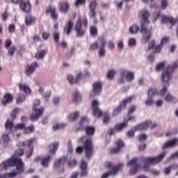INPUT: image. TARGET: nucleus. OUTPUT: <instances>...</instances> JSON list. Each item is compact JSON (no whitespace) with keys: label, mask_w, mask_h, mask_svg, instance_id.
Here are the masks:
<instances>
[{"label":"nucleus","mask_w":178,"mask_h":178,"mask_svg":"<svg viewBox=\"0 0 178 178\" xmlns=\"http://www.w3.org/2000/svg\"><path fill=\"white\" fill-rule=\"evenodd\" d=\"M15 166V170L11 172L4 173L3 175H0V178H13L17 175H22L24 172V163L22 159L10 158L0 164V170H6L8 168Z\"/></svg>","instance_id":"nucleus-1"},{"label":"nucleus","mask_w":178,"mask_h":178,"mask_svg":"<svg viewBox=\"0 0 178 178\" xmlns=\"http://www.w3.org/2000/svg\"><path fill=\"white\" fill-rule=\"evenodd\" d=\"M138 17L140 20V33H143L142 41L147 43L151 37H152V26L148 28L149 26V13L148 10L143 9L140 10L138 13Z\"/></svg>","instance_id":"nucleus-2"},{"label":"nucleus","mask_w":178,"mask_h":178,"mask_svg":"<svg viewBox=\"0 0 178 178\" xmlns=\"http://www.w3.org/2000/svg\"><path fill=\"white\" fill-rule=\"evenodd\" d=\"M177 69V63L175 62L172 65H169L167 68L161 74V84L163 88L159 92V95L163 97L166 94L168 88H169V81L171 80L175 70Z\"/></svg>","instance_id":"nucleus-3"},{"label":"nucleus","mask_w":178,"mask_h":178,"mask_svg":"<svg viewBox=\"0 0 178 178\" xmlns=\"http://www.w3.org/2000/svg\"><path fill=\"white\" fill-rule=\"evenodd\" d=\"M165 156L166 153L163 152L156 157H143L142 161L145 163L143 166V170H149L151 165H158V163L163 161Z\"/></svg>","instance_id":"nucleus-4"},{"label":"nucleus","mask_w":178,"mask_h":178,"mask_svg":"<svg viewBox=\"0 0 178 178\" xmlns=\"http://www.w3.org/2000/svg\"><path fill=\"white\" fill-rule=\"evenodd\" d=\"M86 152V156L88 159L91 158V155L94 153V145L92 144V138H86L83 143V146H79L76 149V154H81L83 151Z\"/></svg>","instance_id":"nucleus-5"},{"label":"nucleus","mask_w":178,"mask_h":178,"mask_svg":"<svg viewBox=\"0 0 178 178\" xmlns=\"http://www.w3.org/2000/svg\"><path fill=\"white\" fill-rule=\"evenodd\" d=\"M136 98V96L131 95L127 98H125L124 100H122L119 106L115 108V110L112 113L113 118H116V116L120 115L122 111L124 110L126 106H127V104H130L133 102V100Z\"/></svg>","instance_id":"nucleus-6"},{"label":"nucleus","mask_w":178,"mask_h":178,"mask_svg":"<svg viewBox=\"0 0 178 178\" xmlns=\"http://www.w3.org/2000/svg\"><path fill=\"white\" fill-rule=\"evenodd\" d=\"M40 104H41V102L40 100H35L33 103V111L34 113H32L30 116V120L32 122L38 120V119H40V117L44 115V107L37 108V106H39Z\"/></svg>","instance_id":"nucleus-7"},{"label":"nucleus","mask_w":178,"mask_h":178,"mask_svg":"<svg viewBox=\"0 0 178 178\" xmlns=\"http://www.w3.org/2000/svg\"><path fill=\"white\" fill-rule=\"evenodd\" d=\"M105 167L108 169H111V170L107 173H105L102 175V178H108L111 175H113L115 176V175H118V172L123 169V164L119 163L117 165L112 166V163L108 162L106 163Z\"/></svg>","instance_id":"nucleus-8"},{"label":"nucleus","mask_w":178,"mask_h":178,"mask_svg":"<svg viewBox=\"0 0 178 178\" xmlns=\"http://www.w3.org/2000/svg\"><path fill=\"white\" fill-rule=\"evenodd\" d=\"M137 158H133L129 162L127 163V166L131 168L129 170V175H136L137 172H138V169L140 168V164L138 163Z\"/></svg>","instance_id":"nucleus-9"},{"label":"nucleus","mask_w":178,"mask_h":178,"mask_svg":"<svg viewBox=\"0 0 178 178\" xmlns=\"http://www.w3.org/2000/svg\"><path fill=\"white\" fill-rule=\"evenodd\" d=\"M92 115L95 116V118H101L104 115L102 111L99 109V102L97 100H93L92 102Z\"/></svg>","instance_id":"nucleus-10"},{"label":"nucleus","mask_w":178,"mask_h":178,"mask_svg":"<svg viewBox=\"0 0 178 178\" xmlns=\"http://www.w3.org/2000/svg\"><path fill=\"white\" fill-rule=\"evenodd\" d=\"M67 162V156L61 157L58 159L57 161L54 163V168L55 169H59V168H61V171H59L58 173H65V163Z\"/></svg>","instance_id":"nucleus-11"},{"label":"nucleus","mask_w":178,"mask_h":178,"mask_svg":"<svg viewBox=\"0 0 178 178\" xmlns=\"http://www.w3.org/2000/svg\"><path fill=\"white\" fill-rule=\"evenodd\" d=\"M18 149H17L13 156L10 158H17L19 159V156H22V155L24 154V148L26 147L25 142H19L17 144Z\"/></svg>","instance_id":"nucleus-12"},{"label":"nucleus","mask_w":178,"mask_h":178,"mask_svg":"<svg viewBox=\"0 0 178 178\" xmlns=\"http://www.w3.org/2000/svg\"><path fill=\"white\" fill-rule=\"evenodd\" d=\"M75 31L76 33V37L81 38L86 35V29L81 25V21L79 19L76 22L75 25Z\"/></svg>","instance_id":"nucleus-13"},{"label":"nucleus","mask_w":178,"mask_h":178,"mask_svg":"<svg viewBox=\"0 0 178 178\" xmlns=\"http://www.w3.org/2000/svg\"><path fill=\"white\" fill-rule=\"evenodd\" d=\"M46 15H50L53 20H58V17H59V15L56 12V8L51 5L46 8Z\"/></svg>","instance_id":"nucleus-14"},{"label":"nucleus","mask_w":178,"mask_h":178,"mask_svg":"<svg viewBox=\"0 0 178 178\" xmlns=\"http://www.w3.org/2000/svg\"><path fill=\"white\" fill-rule=\"evenodd\" d=\"M37 141L35 138H32L26 141L27 147L29 149L26 152V158H31V155H33V152H34V143Z\"/></svg>","instance_id":"nucleus-15"},{"label":"nucleus","mask_w":178,"mask_h":178,"mask_svg":"<svg viewBox=\"0 0 178 178\" xmlns=\"http://www.w3.org/2000/svg\"><path fill=\"white\" fill-rule=\"evenodd\" d=\"M19 8L25 13H30L31 12V3H30V1L22 0L19 2Z\"/></svg>","instance_id":"nucleus-16"},{"label":"nucleus","mask_w":178,"mask_h":178,"mask_svg":"<svg viewBox=\"0 0 178 178\" xmlns=\"http://www.w3.org/2000/svg\"><path fill=\"white\" fill-rule=\"evenodd\" d=\"M13 102V95L9 92H6L1 99V104L4 106H6L8 104H12Z\"/></svg>","instance_id":"nucleus-17"},{"label":"nucleus","mask_w":178,"mask_h":178,"mask_svg":"<svg viewBox=\"0 0 178 178\" xmlns=\"http://www.w3.org/2000/svg\"><path fill=\"white\" fill-rule=\"evenodd\" d=\"M36 67H38V63H37V62L35 61L31 63V65H26V76H31V74H33V73H34V72L35 71Z\"/></svg>","instance_id":"nucleus-18"},{"label":"nucleus","mask_w":178,"mask_h":178,"mask_svg":"<svg viewBox=\"0 0 178 178\" xmlns=\"http://www.w3.org/2000/svg\"><path fill=\"white\" fill-rule=\"evenodd\" d=\"M70 9V4L67 1H60L59 3L58 10L61 13H67Z\"/></svg>","instance_id":"nucleus-19"},{"label":"nucleus","mask_w":178,"mask_h":178,"mask_svg":"<svg viewBox=\"0 0 178 178\" xmlns=\"http://www.w3.org/2000/svg\"><path fill=\"white\" fill-rule=\"evenodd\" d=\"M152 124V122L151 121H145L140 124L136 125L135 127V130L138 131H143V130H147L149 126Z\"/></svg>","instance_id":"nucleus-20"},{"label":"nucleus","mask_w":178,"mask_h":178,"mask_svg":"<svg viewBox=\"0 0 178 178\" xmlns=\"http://www.w3.org/2000/svg\"><path fill=\"white\" fill-rule=\"evenodd\" d=\"M92 90L95 95H98L102 91V82L96 81L92 84Z\"/></svg>","instance_id":"nucleus-21"},{"label":"nucleus","mask_w":178,"mask_h":178,"mask_svg":"<svg viewBox=\"0 0 178 178\" xmlns=\"http://www.w3.org/2000/svg\"><path fill=\"white\" fill-rule=\"evenodd\" d=\"M83 77H84L83 73L79 72L75 79L72 75H68L67 79L70 84H77V83H79V80H80V79H83Z\"/></svg>","instance_id":"nucleus-22"},{"label":"nucleus","mask_w":178,"mask_h":178,"mask_svg":"<svg viewBox=\"0 0 178 178\" xmlns=\"http://www.w3.org/2000/svg\"><path fill=\"white\" fill-rule=\"evenodd\" d=\"M37 21V18L33 16L31 14H28L25 17V24L26 26H33V24H35V22Z\"/></svg>","instance_id":"nucleus-23"},{"label":"nucleus","mask_w":178,"mask_h":178,"mask_svg":"<svg viewBox=\"0 0 178 178\" xmlns=\"http://www.w3.org/2000/svg\"><path fill=\"white\" fill-rule=\"evenodd\" d=\"M73 26H74V23L73 21H72V19H70L66 26L64 27V33H65L67 35H70Z\"/></svg>","instance_id":"nucleus-24"},{"label":"nucleus","mask_w":178,"mask_h":178,"mask_svg":"<svg viewBox=\"0 0 178 178\" xmlns=\"http://www.w3.org/2000/svg\"><path fill=\"white\" fill-rule=\"evenodd\" d=\"M49 152L52 154V155H55L56 152L58 151V148H59V142H56L54 143H51L49 147Z\"/></svg>","instance_id":"nucleus-25"},{"label":"nucleus","mask_w":178,"mask_h":178,"mask_svg":"<svg viewBox=\"0 0 178 178\" xmlns=\"http://www.w3.org/2000/svg\"><path fill=\"white\" fill-rule=\"evenodd\" d=\"M87 162H86L85 161H82L81 162V165H80V169L81 170V177H84V176H87L88 172H87Z\"/></svg>","instance_id":"nucleus-26"},{"label":"nucleus","mask_w":178,"mask_h":178,"mask_svg":"<svg viewBox=\"0 0 178 178\" xmlns=\"http://www.w3.org/2000/svg\"><path fill=\"white\" fill-rule=\"evenodd\" d=\"M51 159H52V156H51V155L46 156L40 159V163L43 168H48L49 163L51 162Z\"/></svg>","instance_id":"nucleus-27"},{"label":"nucleus","mask_w":178,"mask_h":178,"mask_svg":"<svg viewBox=\"0 0 178 178\" xmlns=\"http://www.w3.org/2000/svg\"><path fill=\"white\" fill-rule=\"evenodd\" d=\"M128 126H129V124L127 122H123L115 124V127L116 131H118V133H120L123 131V129L127 128Z\"/></svg>","instance_id":"nucleus-28"},{"label":"nucleus","mask_w":178,"mask_h":178,"mask_svg":"<svg viewBox=\"0 0 178 178\" xmlns=\"http://www.w3.org/2000/svg\"><path fill=\"white\" fill-rule=\"evenodd\" d=\"M47 50H41L37 51L35 54V58L38 60H42L44 58H45V55H47Z\"/></svg>","instance_id":"nucleus-29"},{"label":"nucleus","mask_w":178,"mask_h":178,"mask_svg":"<svg viewBox=\"0 0 178 178\" xmlns=\"http://www.w3.org/2000/svg\"><path fill=\"white\" fill-rule=\"evenodd\" d=\"M162 23H170L172 26L176 24V19L172 17L165 16L161 19Z\"/></svg>","instance_id":"nucleus-30"},{"label":"nucleus","mask_w":178,"mask_h":178,"mask_svg":"<svg viewBox=\"0 0 178 178\" xmlns=\"http://www.w3.org/2000/svg\"><path fill=\"white\" fill-rule=\"evenodd\" d=\"M84 131H86V136H91L95 134V128L92 126H86L84 128Z\"/></svg>","instance_id":"nucleus-31"},{"label":"nucleus","mask_w":178,"mask_h":178,"mask_svg":"<svg viewBox=\"0 0 178 178\" xmlns=\"http://www.w3.org/2000/svg\"><path fill=\"white\" fill-rule=\"evenodd\" d=\"M177 143V139L168 140L165 143H164V145H163V149H166V148H169V147H173L174 145H176Z\"/></svg>","instance_id":"nucleus-32"},{"label":"nucleus","mask_w":178,"mask_h":178,"mask_svg":"<svg viewBox=\"0 0 178 178\" xmlns=\"http://www.w3.org/2000/svg\"><path fill=\"white\" fill-rule=\"evenodd\" d=\"M19 91H24L25 94L31 93V89H30L29 86L24 85L23 83L19 84Z\"/></svg>","instance_id":"nucleus-33"},{"label":"nucleus","mask_w":178,"mask_h":178,"mask_svg":"<svg viewBox=\"0 0 178 178\" xmlns=\"http://www.w3.org/2000/svg\"><path fill=\"white\" fill-rule=\"evenodd\" d=\"M79 116H80V113L76 111L75 113H72L68 115V119L71 122H74V120H77L79 119Z\"/></svg>","instance_id":"nucleus-34"},{"label":"nucleus","mask_w":178,"mask_h":178,"mask_svg":"<svg viewBox=\"0 0 178 178\" xmlns=\"http://www.w3.org/2000/svg\"><path fill=\"white\" fill-rule=\"evenodd\" d=\"M104 119H103V123L104 124H108L109 122H111V115H109L108 112H104L102 115Z\"/></svg>","instance_id":"nucleus-35"},{"label":"nucleus","mask_w":178,"mask_h":178,"mask_svg":"<svg viewBox=\"0 0 178 178\" xmlns=\"http://www.w3.org/2000/svg\"><path fill=\"white\" fill-rule=\"evenodd\" d=\"M140 29L137 24H134L129 28V33L132 35H136L138 33Z\"/></svg>","instance_id":"nucleus-36"},{"label":"nucleus","mask_w":178,"mask_h":178,"mask_svg":"<svg viewBox=\"0 0 178 178\" xmlns=\"http://www.w3.org/2000/svg\"><path fill=\"white\" fill-rule=\"evenodd\" d=\"M19 111L20 109L17 107H15L14 109H13V111L10 113L11 120H15L16 118H17V113H19Z\"/></svg>","instance_id":"nucleus-37"},{"label":"nucleus","mask_w":178,"mask_h":178,"mask_svg":"<svg viewBox=\"0 0 178 178\" xmlns=\"http://www.w3.org/2000/svg\"><path fill=\"white\" fill-rule=\"evenodd\" d=\"M5 129L6 130H9L10 131H12L13 129V122L8 119L5 123Z\"/></svg>","instance_id":"nucleus-38"},{"label":"nucleus","mask_w":178,"mask_h":178,"mask_svg":"<svg viewBox=\"0 0 178 178\" xmlns=\"http://www.w3.org/2000/svg\"><path fill=\"white\" fill-rule=\"evenodd\" d=\"M125 78L127 81H133V80H134V73L133 72L127 71Z\"/></svg>","instance_id":"nucleus-39"},{"label":"nucleus","mask_w":178,"mask_h":178,"mask_svg":"<svg viewBox=\"0 0 178 178\" xmlns=\"http://www.w3.org/2000/svg\"><path fill=\"white\" fill-rule=\"evenodd\" d=\"M165 65H166V63L165 61L158 63L156 66V70L157 72H161L163 70L165 69Z\"/></svg>","instance_id":"nucleus-40"},{"label":"nucleus","mask_w":178,"mask_h":178,"mask_svg":"<svg viewBox=\"0 0 178 178\" xmlns=\"http://www.w3.org/2000/svg\"><path fill=\"white\" fill-rule=\"evenodd\" d=\"M158 94V91L155 88H150L147 92V95L149 98H153L154 95Z\"/></svg>","instance_id":"nucleus-41"},{"label":"nucleus","mask_w":178,"mask_h":178,"mask_svg":"<svg viewBox=\"0 0 178 178\" xmlns=\"http://www.w3.org/2000/svg\"><path fill=\"white\" fill-rule=\"evenodd\" d=\"M33 131H34V126L31 125L28 127L24 128V134H31V133H33Z\"/></svg>","instance_id":"nucleus-42"},{"label":"nucleus","mask_w":178,"mask_h":178,"mask_svg":"<svg viewBox=\"0 0 178 178\" xmlns=\"http://www.w3.org/2000/svg\"><path fill=\"white\" fill-rule=\"evenodd\" d=\"M74 102H81V96L78 91H76L73 96Z\"/></svg>","instance_id":"nucleus-43"},{"label":"nucleus","mask_w":178,"mask_h":178,"mask_svg":"<svg viewBox=\"0 0 178 178\" xmlns=\"http://www.w3.org/2000/svg\"><path fill=\"white\" fill-rule=\"evenodd\" d=\"M115 145L117 148H119V149H122V148H123V147H124V142H123V140L122 139H118L116 142H115Z\"/></svg>","instance_id":"nucleus-44"},{"label":"nucleus","mask_w":178,"mask_h":178,"mask_svg":"<svg viewBox=\"0 0 178 178\" xmlns=\"http://www.w3.org/2000/svg\"><path fill=\"white\" fill-rule=\"evenodd\" d=\"M90 35H93L94 37L98 35V29L97 26H91L90 29Z\"/></svg>","instance_id":"nucleus-45"},{"label":"nucleus","mask_w":178,"mask_h":178,"mask_svg":"<svg viewBox=\"0 0 178 178\" xmlns=\"http://www.w3.org/2000/svg\"><path fill=\"white\" fill-rule=\"evenodd\" d=\"M66 127V124H57L53 127V130L56 131V130H62V129H65Z\"/></svg>","instance_id":"nucleus-46"},{"label":"nucleus","mask_w":178,"mask_h":178,"mask_svg":"<svg viewBox=\"0 0 178 178\" xmlns=\"http://www.w3.org/2000/svg\"><path fill=\"white\" fill-rule=\"evenodd\" d=\"M97 49H98V42H96L90 45L89 51L91 52H94V51H97Z\"/></svg>","instance_id":"nucleus-47"},{"label":"nucleus","mask_w":178,"mask_h":178,"mask_svg":"<svg viewBox=\"0 0 178 178\" xmlns=\"http://www.w3.org/2000/svg\"><path fill=\"white\" fill-rule=\"evenodd\" d=\"M15 51H16V47L15 46L8 47V55H9L10 56H13V54H15Z\"/></svg>","instance_id":"nucleus-48"},{"label":"nucleus","mask_w":178,"mask_h":178,"mask_svg":"<svg viewBox=\"0 0 178 178\" xmlns=\"http://www.w3.org/2000/svg\"><path fill=\"white\" fill-rule=\"evenodd\" d=\"M69 168H76L77 166V161L76 159L70 160L68 161Z\"/></svg>","instance_id":"nucleus-49"},{"label":"nucleus","mask_w":178,"mask_h":178,"mask_svg":"<svg viewBox=\"0 0 178 178\" xmlns=\"http://www.w3.org/2000/svg\"><path fill=\"white\" fill-rule=\"evenodd\" d=\"M52 36L55 42H59V38H60V34L59 33V32H54L52 34Z\"/></svg>","instance_id":"nucleus-50"},{"label":"nucleus","mask_w":178,"mask_h":178,"mask_svg":"<svg viewBox=\"0 0 178 178\" xmlns=\"http://www.w3.org/2000/svg\"><path fill=\"white\" fill-rule=\"evenodd\" d=\"M25 127H26V124H24V123L17 124L15 126V130H24Z\"/></svg>","instance_id":"nucleus-51"},{"label":"nucleus","mask_w":178,"mask_h":178,"mask_svg":"<svg viewBox=\"0 0 178 178\" xmlns=\"http://www.w3.org/2000/svg\"><path fill=\"white\" fill-rule=\"evenodd\" d=\"M162 48H163V46L160 43V44L155 47L154 54H160Z\"/></svg>","instance_id":"nucleus-52"},{"label":"nucleus","mask_w":178,"mask_h":178,"mask_svg":"<svg viewBox=\"0 0 178 178\" xmlns=\"http://www.w3.org/2000/svg\"><path fill=\"white\" fill-rule=\"evenodd\" d=\"M98 54L100 56H102V58H104V56H105V54H106V51L105 50V47H100Z\"/></svg>","instance_id":"nucleus-53"},{"label":"nucleus","mask_w":178,"mask_h":178,"mask_svg":"<svg viewBox=\"0 0 178 178\" xmlns=\"http://www.w3.org/2000/svg\"><path fill=\"white\" fill-rule=\"evenodd\" d=\"M97 8V0L92 1L89 5V10H95Z\"/></svg>","instance_id":"nucleus-54"},{"label":"nucleus","mask_w":178,"mask_h":178,"mask_svg":"<svg viewBox=\"0 0 178 178\" xmlns=\"http://www.w3.org/2000/svg\"><path fill=\"white\" fill-rule=\"evenodd\" d=\"M26 97L23 94L19 95L18 97L17 98V104H22L23 101H24Z\"/></svg>","instance_id":"nucleus-55"},{"label":"nucleus","mask_w":178,"mask_h":178,"mask_svg":"<svg viewBox=\"0 0 178 178\" xmlns=\"http://www.w3.org/2000/svg\"><path fill=\"white\" fill-rule=\"evenodd\" d=\"M115 70H111L110 71H108V74H107V78L109 79V80H112V79H113V77H115Z\"/></svg>","instance_id":"nucleus-56"},{"label":"nucleus","mask_w":178,"mask_h":178,"mask_svg":"<svg viewBox=\"0 0 178 178\" xmlns=\"http://www.w3.org/2000/svg\"><path fill=\"white\" fill-rule=\"evenodd\" d=\"M2 140L5 144V145H6V144H8V143H9L10 138H9V135L8 134H4L2 136Z\"/></svg>","instance_id":"nucleus-57"},{"label":"nucleus","mask_w":178,"mask_h":178,"mask_svg":"<svg viewBox=\"0 0 178 178\" xmlns=\"http://www.w3.org/2000/svg\"><path fill=\"white\" fill-rule=\"evenodd\" d=\"M10 45H12V40H10V39H7L4 43L5 48L8 49L10 48Z\"/></svg>","instance_id":"nucleus-58"},{"label":"nucleus","mask_w":178,"mask_h":178,"mask_svg":"<svg viewBox=\"0 0 178 178\" xmlns=\"http://www.w3.org/2000/svg\"><path fill=\"white\" fill-rule=\"evenodd\" d=\"M154 47H155V40H152L149 42L148 48L147 49L149 51V49H154Z\"/></svg>","instance_id":"nucleus-59"},{"label":"nucleus","mask_w":178,"mask_h":178,"mask_svg":"<svg viewBox=\"0 0 178 178\" xmlns=\"http://www.w3.org/2000/svg\"><path fill=\"white\" fill-rule=\"evenodd\" d=\"M161 6V9H166L168 8V0H162Z\"/></svg>","instance_id":"nucleus-60"},{"label":"nucleus","mask_w":178,"mask_h":178,"mask_svg":"<svg viewBox=\"0 0 178 178\" xmlns=\"http://www.w3.org/2000/svg\"><path fill=\"white\" fill-rule=\"evenodd\" d=\"M51 35V34L49 33V32H43L42 37L43 38V40H48V38H49V36Z\"/></svg>","instance_id":"nucleus-61"},{"label":"nucleus","mask_w":178,"mask_h":178,"mask_svg":"<svg viewBox=\"0 0 178 178\" xmlns=\"http://www.w3.org/2000/svg\"><path fill=\"white\" fill-rule=\"evenodd\" d=\"M111 154H119L120 152V150L118 147H113L110 151Z\"/></svg>","instance_id":"nucleus-62"},{"label":"nucleus","mask_w":178,"mask_h":178,"mask_svg":"<svg viewBox=\"0 0 178 178\" xmlns=\"http://www.w3.org/2000/svg\"><path fill=\"white\" fill-rule=\"evenodd\" d=\"M170 172H172V170L170 166L163 169V173L165 175V176H168V175H170Z\"/></svg>","instance_id":"nucleus-63"},{"label":"nucleus","mask_w":178,"mask_h":178,"mask_svg":"<svg viewBox=\"0 0 178 178\" xmlns=\"http://www.w3.org/2000/svg\"><path fill=\"white\" fill-rule=\"evenodd\" d=\"M147 135L146 134H141L138 136V141H145L147 140Z\"/></svg>","instance_id":"nucleus-64"}]
</instances>
